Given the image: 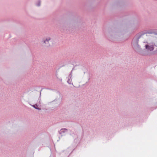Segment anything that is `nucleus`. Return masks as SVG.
<instances>
[{
    "label": "nucleus",
    "instance_id": "obj_1",
    "mask_svg": "<svg viewBox=\"0 0 157 157\" xmlns=\"http://www.w3.org/2000/svg\"><path fill=\"white\" fill-rule=\"evenodd\" d=\"M146 49L148 51H151L154 49V47L153 45L151 44H147L145 45Z\"/></svg>",
    "mask_w": 157,
    "mask_h": 157
},
{
    "label": "nucleus",
    "instance_id": "obj_2",
    "mask_svg": "<svg viewBox=\"0 0 157 157\" xmlns=\"http://www.w3.org/2000/svg\"><path fill=\"white\" fill-rule=\"evenodd\" d=\"M151 34H153V36L154 35L155 36V37L156 38L155 40V44L156 46H157V34L154 33H151Z\"/></svg>",
    "mask_w": 157,
    "mask_h": 157
},
{
    "label": "nucleus",
    "instance_id": "obj_3",
    "mask_svg": "<svg viewBox=\"0 0 157 157\" xmlns=\"http://www.w3.org/2000/svg\"><path fill=\"white\" fill-rule=\"evenodd\" d=\"M50 40V39L49 38H47L46 39V40H44V43L45 44H48L49 43Z\"/></svg>",
    "mask_w": 157,
    "mask_h": 157
},
{
    "label": "nucleus",
    "instance_id": "obj_4",
    "mask_svg": "<svg viewBox=\"0 0 157 157\" xmlns=\"http://www.w3.org/2000/svg\"><path fill=\"white\" fill-rule=\"evenodd\" d=\"M33 106L35 108V109H40L39 108H38L37 107V105H33Z\"/></svg>",
    "mask_w": 157,
    "mask_h": 157
},
{
    "label": "nucleus",
    "instance_id": "obj_5",
    "mask_svg": "<svg viewBox=\"0 0 157 157\" xmlns=\"http://www.w3.org/2000/svg\"><path fill=\"white\" fill-rule=\"evenodd\" d=\"M40 1H39L38 2V3L37 4V6H40Z\"/></svg>",
    "mask_w": 157,
    "mask_h": 157
},
{
    "label": "nucleus",
    "instance_id": "obj_6",
    "mask_svg": "<svg viewBox=\"0 0 157 157\" xmlns=\"http://www.w3.org/2000/svg\"><path fill=\"white\" fill-rule=\"evenodd\" d=\"M144 34H142V35H141L138 38V39H140V38L143 35H144Z\"/></svg>",
    "mask_w": 157,
    "mask_h": 157
}]
</instances>
